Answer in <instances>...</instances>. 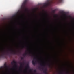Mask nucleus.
Returning a JSON list of instances; mask_svg holds the SVG:
<instances>
[{
    "instance_id": "27",
    "label": "nucleus",
    "mask_w": 74,
    "mask_h": 74,
    "mask_svg": "<svg viewBox=\"0 0 74 74\" xmlns=\"http://www.w3.org/2000/svg\"><path fill=\"white\" fill-rule=\"evenodd\" d=\"M40 67H39V69H40Z\"/></svg>"
},
{
    "instance_id": "18",
    "label": "nucleus",
    "mask_w": 74,
    "mask_h": 74,
    "mask_svg": "<svg viewBox=\"0 0 74 74\" xmlns=\"http://www.w3.org/2000/svg\"><path fill=\"white\" fill-rule=\"evenodd\" d=\"M1 67H0V74H1Z\"/></svg>"
},
{
    "instance_id": "28",
    "label": "nucleus",
    "mask_w": 74,
    "mask_h": 74,
    "mask_svg": "<svg viewBox=\"0 0 74 74\" xmlns=\"http://www.w3.org/2000/svg\"><path fill=\"white\" fill-rule=\"evenodd\" d=\"M59 74H63L62 73H60Z\"/></svg>"
},
{
    "instance_id": "24",
    "label": "nucleus",
    "mask_w": 74,
    "mask_h": 74,
    "mask_svg": "<svg viewBox=\"0 0 74 74\" xmlns=\"http://www.w3.org/2000/svg\"><path fill=\"white\" fill-rule=\"evenodd\" d=\"M49 66H50V65L49 64Z\"/></svg>"
},
{
    "instance_id": "11",
    "label": "nucleus",
    "mask_w": 74,
    "mask_h": 74,
    "mask_svg": "<svg viewBox=\"0 0 74 74\" xmlns=\"http://www.w3.org/2000/svg\"><path fill=\"white\" fill-rule=\"evenodd\" d=\"M32 64L34 66L35 65V62L34 60H33L32 61Z\"/></svg>"
},
{
    "instance_id": "1",
    "label": "nucleus",
    "mask_w": 74,
    "mask_h": 74,
    "mask_svg": "<svg viewBox=\"0 0 74 74\" xmlns=\"http://www.w3.org/2000/svg\"><path fill=\"white\" fill-rule=\"evenodd\" d=\"M0 23V56H1V22Z\"/></svg>"
},
{
    "instance_id": "2",
    "label": "nucleus",
    "mask_w": 74,
    "mask_h": 74,
    "mask_svg": "<svg viewBox=\"0 0 74 74\" xmlns=\"http://www.w3.org/2000/svg\"><path fill=\"white\" fill-rule=\"evenodd\" d=\"M3 52L2 53V55L4 56L5 55V46L4 44L3 45Z\"/></svg>"
},
{
    "instance_id": "21",
    "label": "nucleus",
    "mask_w": 74,
    "mask_h": 74,
    "mask_svg": "<svg viewBox=\"0 0 74 74\" xmlns=\"http://www.w3.org/2000/svg\"><path fill=\"white\" fill-rule=\"evenodd\" d=\"M48 5V3H46V4H45V6H47V5Z\"/></svg>"
},
{
    "instance_id": "15",
    "label": "nucleus",
    "mask_w": 74,
    "mask_h": 74,
    "mask_svg": "<svg viewBox=\"0 0 74 74\" xmlns=\"http://www.w3.org/2000/svg\"><path fill=\"white\" fill-rule=\"evenodd\" d=\"M33 60H37V58L36 57H34L33 59Z\"/></svg>"
},
{
    "instance_id": "19",
    "label": "nucleus",
    "mask_w": 74,
    "mask_h": 74,
    "mask_svg": "<svg viewBox=\"0 0 74 74\" xmlns=\"http://www.w3.org/2000/svg\"><path fill=\"white\" fill-rule=\"evenodd\" d=\"M34 72V73H36L37 71H36V70H34L33 71Z\"/></svg>"
},
{
    "instance_id": "3",
    "label": "nucleus",
    "mask_w": 74,
    "mask_h": 74,
    "mask_svg": "<svg viewBox=\"0 0 74 74\" xmlns=\"http://www.w3.org/2000/svg\"><path fill=\"white\" fill-rule=\"evenodd\" d=\"M29 54L28 53H25V54L23 55V56H24V57H25V56L27 55V54H28L29 55V56H31L32 57H33V56L31 55L32 54V52H31V51H29Z\"/></svg>"
},
{
    "instance_id": "26",
    "label": "nucleus",
    "mask_w": 74,
    "mask_h": 74,
    "mask_svg": "<svg viewBox=\"0 0 74 74\" xmlns=\"http://www.w3.org/2000/svg\"><path fill=\"white\" fill-rule=\"evenodd\" d=\"M12 69H14V67H13V68H12Z\"/></svg>"
},
{
    "instance_id": "7",
    "label": "nucleus",
    "mask_w": 74,
    "mask_h": 74,
    "mask_svg": "<svg viewBox=\"0 0 74 74\" xmlns=\"http://www.w3.org/2000/svg\"><path fill=\"white\" fill-rule=\"evenodd\" d=\"M23 64V65H22ZM20 64L21 65L20 67L22 68V67H23V65H24V63H22L21 62H20Z\"/></svg>"
},
{
    "instance_id": "13",
    "label": "nucleus",
    "mask_w": 74,
    "mask_h": 74,
    "mask_svg": "<svg viewBox=\"0 0 74 74\" xmlns=\"http://www.w3.org/2000/svg\"><path fill=\"white\" fill-rule=\"evenodd\" d=\"M45 15H46V16H49V15H48V14H47V12H45Z\"/></svg>"
},
{
    "instance_id": "25",
    "label": "nucleus",
    "mask_w": 74,
    "mask_h": 74,
    "mask_svg": "<svg viewBox=\"0 0 74 74\" xmlns=\"http://www.w3.org/2000/svg\"><path fill=\"white\" fill-rule=\"evenodd\" d=\"M23 48H25V46H23Z\"/></svg>"
},
{
    "instance_id": "6",
    "label": "nucleus",
    "mask_w": 74,
    "mask_h": 74,
    "mask_svg": "<svg viewBox=\"0 0 74 74\" xmlns=\"http://www.w3.org/2000/svg\"><path fill=\"white\" fill-rule=\"evenodd\" d=\"M9 51H11V53L12 54H14V55H16V52H15L14 51L13 49H9Z\"/></svg>"
},
{
    "instance_id": "8",
    "label": "nucleus",
    "mask_w": 74,
    "mask_h": 74,
    "mask_svg": "<svg viewBox=\"0 0 74 74\" xmlns=\"http://www.w3.org/2000/svg\"><path fill=\"white\" fill-rule=\"evenodd\" d=\"M43 72L45 74H48V73H47V69H45V70H44L43 71Z\"/></svg>"
},
{
    "instance_id": "9",
    "label": "nucleus",
    "mask_w": 74,
    "mask_h": 74,
    "mask_svg": "<svg viewBox=\"0 0 74 74\" xmlns=\"http://www.w3.org/2000/svg\"><path fill=\"white\" fill-rule=\"evenodd\" d=\"M57 1L58 3H62V0H56Z\"/></svg>"
},
{
    "instance_id": "22",
    "label": "nucleus",
    "mask_w": 74,
    "mask_h": 74,
    "mask_svg": "<svg viewBox=\"0 0 74 74\" xmlns=\"http://www.w3.org/2000/svg\"><path fill=\"white\" fill-rule=\"evenodd\" d=\"M66 74H69V72L67 71Z\"/></svg>"
},
{
    "instance_id": "16",
    "label": "nucleus",
    "mask_w": 74,
    "mask_h": 74,
    "mask_svg": "<svg viewBox=\"0 0 74 74\" xmlns=\"http://www.w3.org/2000/svg\"><path fill=\"white\" fill-rule=\"evenodd\" d=\"M27 68V69H29V65L27 64L26 66Z\"/></svg>"
},
{
    "instance_id": "5",
    "label": "nucleus",
    "mask_w": 74,
    "mask_h": 74,
    "mask_svg": "<svg viewBox=\"0 0 74 74\" xmlns=\"http://www.w3.org/2000/svg\"><path fill=\"white\" fill-rule=\"evenodd\" d=\"M11 64L12 65H13L14 64V66L15 67H17V65H16V62L14 61L12 62H11Z\"/></svg>"
},
{
    "instance_id": "17",
    "label": "nucleus",
    "mask_w": 74,
    "mask_h": 74,
    "mask_svg": "<svg viewBox=\"0 0 74 74\" xmlns=\"http://www.w3.org/2000/svg\"><path fill=\"white\" fill-rule=\"evenodd\" d=\"M24 59V58L23 57H21V60H23Z\"/></svg>"
},
{
    "instance_id": "12",
    "label": "nucleus",
    "mask_w": 74,
    "mask_h": 74,
    "mask_svg": "<svg viewBox=\"0 0 74 74\" xmlns=\"http://www.w3.org/2000/svg\"><path fill=\"white\" fill-rule=\"evenodd\" d=\"M40 65L41 66H42V67H45V65L44 64H40Z\"/></svg>"
},
{
    "instance_id": "4",
    "label": "nucleus",
    "mask_w": 74,
    "mask_h": 74,
    "mask_svg": "<svg viewBox=\"0 0 74 74\" xmlns=\"http://www.w3.org/2000/svg\"><path fill=\"white\" fill-rule=\"evenodd\" d=\"M27 0H25L23 3V7H25V6L27 4Z\"/></svg>"
},
{
    "instance_id": "23",
    "label": "nucleus",
    "mask_w": 74,
    "mask_h": 74,
    "mask_svg": "<svg viewBox=\"0 0 74 74\" xmlns=\"http://www.w3.org/2000/svg\"><path fill=\"white\" fill-rule=\"evenodd\" d=\"M5 21H7V19H5Z\"/></svg>"
},
{
    "instance_id": "20",
    "label": "nucleus",
    "mask_w": 74,
    "mask_h": 74,
    "mask_svg": "<svg viewBox=\"0 0 74 74\" xmlns=\"http://www.w3.org/2000/svg\"><path fill=\"white\" fill-rule=\"evenodd\" d=\"M5 33H4V35H3V37H4V38H5Z\"/></svg>"
},
{
    "instance_id": "30",
    "label": "nucleus",
    "mask_w": 74,
    "mask_h": 74,
    "mask_svg": "<svg viewBox=\"0 0 74 74\" xmlns=\"http://www.w3.org/2000/svg\"><path fill=\"white\" fill-rule=\"evenodd\" d=\"M13 16H15V15H13Z\"/></svg>"
},
{
    "instance_id": "10",
    "label": "nucleus",
    "mask_w": 74,
    "mask_h": 74,
    "mask_svg": "<svg viewBox=\"0 0 74 74\" xmlns=\"http://www.w3.org/2000/svg\"><path fill=\"white\" fill-rule=\"evenodd\" d=\"M4 67L5 69H7V68H8V66L7 65V64L6 63H5L4 64Z\"/></svg>"
},
{
    "instance_id": "29",
    "label": "nucleus",
    "mask_w": 74,
    "mask_h": 74,
    "mask_svg": "<svg viewBox=\"0 0 74 74\" xmlns=\"http://www.w3.org/2000/svg\"><path fill=\"white\" fill-rule=\"evenodd\" d=\"M3 41H4V42H5V40H4Z\"/></svg>"
},
{
    "instance_id": "14",
    "label": "nucleus",
    "mask_w": 74,
    "mask_h": 74,
    "mask_svg": "<svg viewBox=\"0 0 74 74\" xmlns=\"http://www.w3.org/2000/svg\"><path fill=\"white\" fill-rule=\"evenodd\" d=\"M56 12V10H52V12L53 13H55Z\"/></svg>"
}]
</instances>
